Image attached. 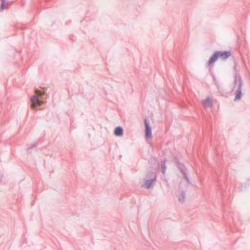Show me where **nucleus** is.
Instances as JSON below:
<instances>
[{
    "label": "nucleus",
    "instance_id": "nucleus-6",
    "mask_svg": "<svg viewBox=\"0 0 250 250\" xmlns=\"http://www.w3.org/2000/svg\"><path fill=\"white\" fill-rule=\"evenodd\" d=\"M178 167L180 170L181 172L183 174L184 177L185 179V180L188 183H190V181L188 177L187 174L186 173L187 169L183 165L181 164H179L178 165Z\"/></svg>",
    "mask_w": 250,
    "mask_h": 250
},
{
    "label": "nucleus",
    "instance_id": "nucleus-9",
    "mask_svg": "<svg viewBox=\"0 0 250 250\" xmlns=\"http://www.w3.org/2000/svg\"><path fill=\"white\" fill-rule=\"evenodd\" d=\"M124 133L123 129L121 126L116 127L114 130V134L117 136L123 135Z\"/></svg>",
    "mask_w": 250,
    "mask_h": 250
},
{
    "label": "nucleus",
    "instance_id": "nucleus-3",
    "mask_svg": "<svg viewBox=\"0 0 250 250\" xmlns=\"http://www.w3.org/2000/svg\"><path fill=\"white\" fill-rule=\"evenodd\" d=\"M35 93L36 95L33 96L30 99L32 102L30 107L34 109L36 108V103L39 102V98H42L43 96L45 95V92L44 91L42 92L38 89H36Z\"/></svg>",
    "mask_w": 250,
    "mask_h": 250
},
{
    "label": "nucleus",
    "instance_id": "nucleus-5",
    "mask_svg": "<svg viewBox=\"0 0 250 250\" xmlns=\"http://www.w3.org/2000/svg\"><path fill=\"white\" fill-rule=\"evenodd\" d=\"M218 58H219V56H218V53L216 51L210 56V57L207 63L208 65L212 67L213 66L214 62L217 60Z\"/></svg>",
    "mask_w": 250,
    "mask_h": 250
},
{
    "label": "nucleus",
    "instance_id": "nucleus-4",
    "mask_svg": "<svg viewBox=\"0 0 250 250\" xmlns=\"http://www.w3.org/2000/svg\"><path fill=\"white\" fill-rule=\"evenodd\" d=\"M145 125V133L146 137V139H148L151 137V128L149 125V121L145 119L144 121Z\"/></svg>",
    "mask_w": 250,
    "mask_h": 250
},
{
    "label": "nucleus",
    "instance_id": "nucleus-8",
    "mask_svg": "<svg viewBox=\"0 0 250 250\" xmlns=\"http://www.w3.org/2000/svg\"><path fill=\"white\" fill-rule=\"evenodd\" d=\"M176 196L178 198L179 202L183 203L185 201L186 198V193L184 191H181L179 193H178Z\"/></svg>",
    "mask_w": 250,
    "mask_h": 250
},
{
    "label": "nucleus",
    "instance_id": "nucleus-13",
    "mask_svg": "<svg viewBox=\"0 0 250 250\" xmlns=\"http://www.w3.org/2000/svg\"><path fill=\"white\" fill-rule=\"evenodd\" d=\"M43 103L44 102L43 101L39 99V102H36L35 104L36 107L37 106V105H41L42 104H43Z\"/></svg>",
    "mask_w": 250,
    "mask_h": 250
},
{
    "label": "nucleus",
    "instance_id": "nucleus-1",
    "mask_svg": "<svg viewBox=\"0 0 250 250\" xmlns=\"http://www.w3.org/2000/svg\"><path fill=\"white\" fill-rule=\"evenodd\" d=\"M157 177L155 170L152 169L151 171H148L144 179V183L142 187L146 189L152 188L156 184Z\"/></svg>",
    "mask_w": 250,
    "mask_h": 250
},
{
    "label": "nucleus",
    "instance_id": "nucleus-7",
    "mask_svg": "<svg viewBox=\"0 0 250 250\" xmlns=\"http://www.w3.org/2000/svg\"><path fill=\"white\" fill-rule=\"evenodd\" d=\"M219 57L221 58L222 60H225L231 56V52L230 51H217Z\"/></svg>",
    "mask_w": 250,
    "mask_h": 250
},
{
    "label": "nucleus",
    "instance_id": "nucleus-2",
    "mask_svg": "<svg viewBox=\"0 0 250 250\" xmlns=\"http://www.w3.org/2000/svg\"><path fill=\"white\" fill-rule=\"evenodd\" d=\"M243 81L240 75L235 74L234 75V80L233 82L234 88L236 86L237 87L236 90V95L234 99V101H239L241 99L242 93V87L243 85Z\"/></svg>",
    "mask_w": 250,
    "mask_h": 250
},
{
    "label": "nucleus",
    "instance_id": "nucleus-14",
    "mask_svg": "<svg viewBox=\"0 0 250 250\" xmlns=\"http://www.w3.org/2000/svg\"><path fill=\"white\" fill-rule=\"evenodd\" d=\"M36 146L35 144H32V145L31 146H30V147L28 146V147H27V149H30V148H32V147H34V146Z\"/></svg>",
    "mask_w": 250,
    "mask_h": 250
},
{
    "label": "nucleus",
    "instance_id": "nucleus-11",
    "mask_svg": "<svg viewBox=\"0 0 250 250\" xmlns=\"http://www.w3.org/2000/svg\"><path fill=\"white\" fill-rule=\"evenodd\" d=\"M1 0V4L0 5V9L1 10H3L5 8V3L6 0Z\"/></svg>",
    "mask_w": 250,
    "mask_h": 250
},
{
    "label": "nucleus",
    "instance_id": "nucleus-10",
    "mask_svg": "<svg viewBox=\"0 0 250 250\" xmlns=\"http://www.w3.org/2000/svg\"><path fill=\"white\" fill-rule=\"evenodd\" d=\"M203 104L206 107H211L212 106V101L209 97H208L203 101Z\"/></svg>",
    "mask_w": 250,
    "mask_h": 250
},
{
    "label": "nucleus",
    "instance_id": "nucleus-12",
    "mask_svg": "<svg viewBox=\"0 0 250 250\" xmlns=\"http://www.w3.org/2000/svg\"><path fill=\"white\" fill-rule=\"evenodd\" d=\"M163 163H164V164H163V165H162V172H163V174H165V170H166V166H165V161H164V162H163Z\"/></svg>",
    "mask_w": 250,
    "mask_h": 250
}]
</instances>
